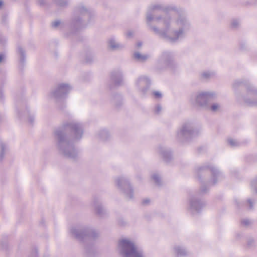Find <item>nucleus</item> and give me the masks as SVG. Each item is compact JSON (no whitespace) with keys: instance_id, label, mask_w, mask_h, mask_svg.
<instances>
[{"instance_id":"nucleus-1","label":"nucleus","mask_w":257,"mask_h":257,"mask_svg":"<svg viewBox=\"0 0 257 257\" xmlns=\"http://www.w3.org/2000/svg\"><path fill=\"white\" fill-rule=\"evenodd\" d=\"M161 23L166 27L164 30L155 27L151 29L167 41L174 43L185 37L191 29L190 22L173 5L156 4L150 6L147 13V22L150 26L152 21Z\"/></svg>"},{"instance_id":"nucleus-2","label":"nucleus","mask_w":257,"mask_h":257,"mask_svg":"<svg viewBox=\"0 0 257 257\" xmlns=\"http://www.w3.org/2000/svg\"><path fill=\"white\" fill-rule=\"evenodd\" d=\"M83 134V125L76 121H72L56 130L55 137L60 153L66 158L75 159L78 152L73 145V142L79 140Z\"/></svg>"},{"instance_id":"nucleus-3","label":"nucleus","mask_w":257,"mask_h":257,"mask_svg":"<svg viewBox=\"0 0 257 257\" xmlns=\"http://www.w3.org/2000/svg\"><path fill=\"white\" fill-rule=\"evenodd\" d=\"M242 85L246 86V94L244 96H238L237 101L248 106H257V88L252 84H248L242 80H235L232 86L233 88H237Z\"/></svg>"},{"instance_id":"nucleus-4","label":"nucleus","mask_w":257,"mask_h":257,"mask_svg":"<svg viewBox=\"0 0 257 257\" xmlns=\"http://www.w3.org/2000/svg\"><path fill=\"white\" fill-rule=\"evenodd\" d=\"M118 249L122 257H145L142 250L128 239H122L119 241Z\"/></svg>"},{"instance_id":"nucleus-5","label":"nucleus","mask_w":257,"mask_h":257,"mask_svg":"<svg viewBox=\"0 0 257 257\" xmlns=\"http://www.w3.org/2000/svg\"><path fill=\"white\" fill-rule=\"evenodd\" d=\"M93 15L83 5L77 7L74 11V18L72 25L76 28H80L85 26L90 21Z\"/></svg>"},{"instance_id":"nucleus-6","label":"nucleus","mask_w":257,"mask_h":257,"mask_svg":"<svg viewBox=\"0 0 257 257\" xmlns=\"http://www.w3.org/2000/svg\"><path fill=\"white\" fill-rule=\"evenodd\" d=\"M199 133V129L195 126L194 123L191 121H187L180 126L177 132L176 136L178 140L183 141L195 137Z\"/></svg>"},{"instance_id":"nucleus-7","label":"nucleus","mask_w":257,"mask_h":257,"mask_svg":"<svg viewBox=\"0 0 257 257\" xmlns=\"http://www.w3.org/2000/svg\"><path fill=\"white\" fill-rule=\"evenodd\" d=\"M216 96L213 92H201L193 94L190 98L191 103H195L201 107L208 108V103Z\"/></svg>"},{"instance_id":"nucleus-8","label":"nucleus","mask_w":257,"mask_h":257,"mask_svg":"<svg viewBox=\"0 0 257 257\" xmlns=\"http://www.w3.org/2000/svg\"><path fill=\"white\" fill-rule=\"evenodd\" d=\"M70 231L72 234L79 240L94 239L99 235V233L94 229L80 226L72 227Z\"/></svg>"},{"instance_id":"nucleus-9","label":"nucleus","mask_w":257,"mask_h":257,"mask_svg":"<svg viewBox=\"0 0 257 257\" xmlns=\"http://www.w3.org/2000/svg\"><path fill=\"white\" fill-rule=\"evenodd\" d=\"M205 206V203L201 200L196 195H190L188 200L187 208L191 213H199Z\"/></svg>"},{"instance_id":"nucleus-10","label":"nucleus","mask_w":257,"mask_h":257,"mask_svg":"<svg viewBox=\"0 0 257 257\" xmlns=\"http://www.w3.org/2000/svg\"><path fill=\"white\" fill-rule=\"evenodd\" d=\"M117 187L120 189L128 199L133 198V189L128 180L124 177H118L115 179Z\"/></svg>"},{"instance_id":"nucleus-11","label":"nucleus","mask_w":257,"mask_h":257,"mask_svg":"<svg viewBox=\"0 0 257 257\" xmlns=\"http://www.w3.org/2000/svg\"><path fill=\"white\" fill-rule=\"evenodd\" d=\"M209 170L212 174L211 180L209 183L210 184H216L218 180L223 178L222 173L214 165H209L200 166L198 168V172L199 173L203 171Z\"/></svg>"},{"instance_id":"nucleus-12","label":"nucleus","mask_w":257,"mask_h":257,"mask_svg":"<svg viewBox=\"0 0 257 257\" xmlns=\"http://www.w3.org/2000/svg\"><path fill=\"white\" fill-rule=\"evenodd\" d=\"M72 87L68 84H60L51 92V96L55 99L63 98L70 91Z\"/></svg>"},{"instance_id":"nucleus-13","label":"nucleus","mask_w":257,"mask_h":257,"mask_svg":"<svg viewBox=\"0 0 257 257\" xmlns=\"http://www.w3.org/2000/svg\"><path fill=\"white\" fill-rule=\"evenodd\" d=\"M158 63L165 68L172 67L173 64V55L169 51H165L160 56Z\"/></svg>"},{"instance_id":"nucleus-14","label":"nucleus","mask_w":257,"mask_h":257,"mask_svg":"<svg viewBox=\"0 0 257 257\" xmlns=\"http://www.w3.org/2000/svg\"><path fill=\"white\" fill-rule=\"evenodd\" d=\"M151 85V80L146 76L139 77L136 82V86L139 91L145 94Z\"/></svg>"},{"instance_id":"nucleus-15","label":"nucleus","mask_w":257,"mask_h":257,"mask_svg":"<svg viewBox=\"0 0 257 257\" xmlns=\"http://www.w3.org/2000/svg\"><path fill=\"white\" fill-rule=\"evenodd\" d=\"M157 151L166 162H169L171 160V152L169 149L160 146L158 148Z\"/></svg>"},{"instance_id":"nucleus-16","label":"nucleus","mask_w":257,"mask_h":257,"mask_svg":"<svg viewBox=\"0 0 257 257\" xmlns=\"http://www.w3.org/2000/svg\"><path fill=\"white\" fill-rule=\"evenodd\" d=\"M110 79L115 85H120L123 80L122 73L119 71L112 72L111 74Z\"/></svg>"},{"instance_id":"nucleus-17","label":"nucleus","mask_w":257,"mask_h":257,"mask_svg":"<svg viewBox=\"0 0 257 257\" xmlns=\"http://www.w3.org/2000/svg\"><path fill=\"white\" fill-rule=\"evenodd\" d=\"M18 115L20 118H22L23 116H27L28 117V120L30 124H32L34 122V114L31 113L28 108H26L24 111H18Z\"/></svg>"},{"instance_id":"nucleus-18","label":"nucleus","mask_w":257,"mask_h":257,"mask_svg":"<svg viewBox=\"0 0 257 257\" xmlns=\"http://www.w3.org/2000/svg\"><path fill=\"white\" fill-rule=\"evenodd\" d=\"M174 252L177 256H183L187 254L186 249L180 246H176L174 248Z\"/></svg>"},{"instance_id":"nucleus-19","label":"nucleus","mask_w":257,"mask_h":257,"mask_svg":"<svg viewBox=\"0 0 257 257\" xmlns=\"http://www.w3.org/2000/svg\"><path fill=\"white\" fill-rule=\"evenodd\" d=\"M6 145L2 141H0V161H2L6 154L7 151Z\"/></svg>"},{"instance_id":"nucleus-20","label":"nucleus","mask_w":257,"mask_h":257,"mask_svg":"<svg viewBox=\"0 0 257 257\" xmlns=\"http://www.w3.org/2000/svg\"><path fill=\"white\" fill-rule=\"evenodd\" d=\"M94 206L96 213L100 216H102L105 212V210L101 206V204H100L98 202L95 201L94 202Z\"/></svg>"},{"instance_id":"nucleus-21","label":"nucleus","mask_w":257,"mask_h":257,"mask_svg":"<svg viewBox=\"0 0 257 257\" xmlns=\"http://www.w3.org/2000/svg\"><path fill=\"white\" fill-rule=\"evenodd\" d=\"M134 57L138 61L144 62L148 59L149 56L148 55H142L139 52H136L134 53Z\"/></svg>"},{"instance_id":"nucleus-22","label":"nucleus","mask_w":257,"mask_h":257,"mask_svg":"<svg viewBox=\"0 0 257 257\" xmlns=\"http://www.w3.org/2000/svg\"><path fill=\"white\" fill-rule=\"evenodd\" d=\"M227 142L228 145L232 148L238 147L241 145V143L239 142L232 138H228Z\"/></svg>"},{"instance_id":"nucleus-23","label":"nucleus","mask_w":257,"mask_h":257,"mask_svg":"<svg viewBox=\"0 0 257 257\" xmlns=\"http://www.w3.org/2000/svg\"><path fill=\"white\" fill-rule=\"evenodd\" d=\"M108 44L109 47L112 50H117L121 48V46L114 39H110Z\"/></svg>"},{"instance_id":"nucleus-24","label":"nucleus","mask_w":257,"mask_h":257,"mask_svg":"<svg viewBox=\"0 0 257 257\" xmlns=\"http://www.w3.org/2000/svg\"><path fill=\"white\" fill-rule=\"evenodd\" d=\"M214 75L215 74L213 72L206 71L202 72L200 74V77L203 79L207 80L213 77Z\"/></svg>"},{"instance_id":"nucleus-25","label":"nucleus","mask_w":257,"mask_h":257,"mask_svg":"<svg viewBox=\"0 0 257 257\" xmlns=\"http://www.w3.org/2000/svg\"><path fill=\"white\" fill-rule=\"evenodd\" d=\"M17 51L20 55V63L23 65L25 62V51L21 47H18L17 48Z\"/></svg>"},{"instance_id":"nucleus-26","label":"nucleus","mask_w":257,"mask_h":257,"mask_svg":"<svg viewBox=\"0 0 257 257\" xmlns=\"http://www.w3.org/2000/svg\"><path fill=\"white\" fill-rule=\"evenodd\" d=\"M98 138L102 140H106L108 137V133L106 130H101L98 133Z\"/></svg>"},{"instance_id":"nucleus-27","label":"nucleus","mask_w":257,"mask_h":257,"mask_svg":"<svg viewBox=\"0 0 257 257\" xmlns=\"http://www.w3.org/2000/svg\"><path fill=\"white\" fill-rule=\"evenodd\" d=\"M55 3L59 6L64 7L66 6L68 2L67 0H54Z\"/></svg>"},{"instance_id":"nucleus-28","label":"nucleus","mask_w":257,"mask_h":257,"mask_svg":"<svg viewBox=\"0 0 257 257\" xmlns=\"http://www.w3.org/2000/svg\"><path fill=\"white\" fill-rule=\"evenodd\" d=\"M162 107L160 104H158L155 106L154 109V112L155 114H158V115L160 114L161 113V112H162Z\"/></svg>"},{"instance_id":"nucleus-29","label":"nucleus","mask_w":257,"mask_h":257,"mask_svg":"<svg viewBox=\"0 0 257 257\" xmlns=\"http://www.w3.org/2000/svg\"><path fill=\"white\" fill-rule=\"evenodd\" d=\"M152 178L157 185H159L161 184V178L158 174H154Z\"/></svg>"},{"instance_id":"nucleus-30","label":"nucleus","mask_w":257,"mask_h":257,"mask_svg":"<svg viewBox=\"0 0 257 257\" xmlns=\"http://www.w3.org/2000/svg\"><path fill=\"white\" fill-rule=\"evenodd\" d=\"M251 188L255 193H257V177L251 182Z\"/></svg>"},{"instance_id":"nucleus-31","label":"nucleus","mask_w":257,"mask_h":257,"mask_svg":"<svg viewBox=\"0 0 257 257\" xmlns=\"http://www.w3.org/2000/svg\"><path fill=\"white\" fill-rule=\"evenodd\" d=\"M255 201L251 199H247L246 201V203L248 205V209H252L253 208V206L255 204Z\"/></svg>"},{"instance_id":"nucleus-32","label":"nucleus","mask_w":257,"mask_h":257,"mask_svg":"<svg viewBox=\"0 0 257 257\" xmlns=\"http://www.w3.org/2000/svg\"><path fill=\"white\" fill-rule=\"evenodd\" d=\"M220 105L218 103H213L210 106V109L212 111L215 112L219 110Z\"/></svg>"},{"instance_id":"nucleus-33","label":"nucleus","mask_w":257,"mask_h":257,"mask_svg":"<svg viewBox=\"0 0 257 257\" xmlns=\"http://www.w3.org/2000/svg\"><path fill=\"white\" fill-rule=\"evenodd\" d=\"M239 25V21L237 19L232 20L231 23V26L233 28H236Z\"/></svg>"},{"instance_id":"nucleus-34","label":"nucleus","mask_w":257,"mask_h":257,"mask_svg":"<svg viewBox=\"0 0 257 257\" xmlns=\"http://www.w3.org/2000/svg\"><path fill=\"white\" fill-rule=\"evenodd\" d=\"M241 224L244 226H248L251 224V221L248 219H243L241 221Z\"/></svg>"},{"instance_id":"nucleus-35","label":"nucleus","mask_w":257,"mask_h":257,"mask_svg":"<svg viewBox=\"0 0 257 257\" xmlns=\"http://www.w3.org/2000/svg\"><path fill=\"white\" fill-rule=\"evenodd\" d=\"M6 59V55L5 53H0V64L5 62Z\"/></svg>"},{"instance_id":"nucleus-36","label":"nucleus","mask_w":257,"mask_h":257,"mask_svg":"<svg viewBox=\"0 0 257 257\" xmlns=\"http://www.w3.org/2000/svg\"><path fill=\"white\" fill-rule=\"evenodd\" d=\"M234 202L237 207L242 206L244 205L245 203L244 202H242L241 201H240V200H237V199L235 200Z\"/></svg>"},{"instance_id":"nucleus-37","label":"nucleus","mask_w":257,"mask_h":257,"mask_svg":"<svg viewBox=\"0 0 257 257\" xmlns=\"http://www.w3.org/2000/svg\"><path fill=\"white\" fill-rule=\"evenodd\" d=\"M153 94L156 98H160L162 97V94L159 91H155L153 92Z\"/></svg>"},{"instance_id":"nucleus-38","label":"nucleus","mask_w":257,"mask_h":257,"mask_svg":"<svg viewBox=\"0 0 257 257\" xmlns=\"http://www.w3.org/2000/svg\"><path fill=\"white\" fill-rule=\"evenodd\" d=\"M61 24V22L59 20H57L52 23V27L54 28H57Z\"/></svg>"},{"instance_id":"nucleus-39","label":"nucleus","mask_w":257,"mask_h":257,"mask_svg":"<svg viewBox=\"0 0 257 257\" xmlns=\"http://www.w3.org/2000/svg\"><path fill=\"white\" fill-rule=\"evenodd\" d=\"M125 35H126V37H127V38H131L133 36V32L131 30H128L126 32Z\"/></svg>"},{"instance_id":"nucleus-40","label":"nucleus","mask_w":257,"mask_h":257,"mask_svg":"<svg viewBox=\"0 0 257 257\" xmlns=\"http://www.w3.org/2000/svg\"><path fill=\"white\" fill-rule=\"evenodd\" d=\"M6 42V39L0 35V44H4Z\"/></svg>"},{"instance_id":"nucleus-41","label":"nucleus","mask_w":257,"mask_h":257,"mask_svg":"<svg viewBox=\"0 0 257 257\" xmlns=\"http://www.w3.org/2000/svg\"><path fill=\"white\" fill-rule=\"evenodd\" d=\"M253 243H254V240L253 239H251L248 241L247 245L249 246H251Z\"/></svg>"},{"instance_id":"nucleus-42","label":"nucleus","mask_w":257,"mask_h":257,"mask_svg":"<svg viewBox=\"0 0 257 257\" xmlns=\"http://www.w3.org/2000/svg\"><path fill=\"white\" fill-rule=\"evenodd\" d=\"M150 202V200L149 199H144L143 201V204L144 205L148 204Z\"/></svg>"},{"instance_id":"nucleus-43","label":"nucleus","mask_w":257,"mask_h":257,"mask_svg":"<svg viewBox=\"0 0 257 257\" xmlns=\"http://www.w3.org/2000/svg\"><path fill=\"white\" fill-rule=\"evenodd\" d=\"M3 91H2V90L1 89H0V99L3 98Z\"/></svg>"},{"instance_id":"nucleus-44","label":"nucleus","mask_w":257,"mask_h":257,"mask_svg":"<svg viewBox=\"0 0 257 257\" xmlns=\"http://www.w3.org/2000/svg\"><path fill=\"white\" fill-rule=\"evenodd\" d=\"M201 191L202 193H205L206 192V190L205 189H204L202 187L201 189Z\"/></svg>"},{"instance_id":"nucleus-45","label":"nucleus","mask_w":257,"mask_h":257,"mask_svg":"<svg viewBox=\"0 0 257 257\" xmlns=\"http://www.w3.org/2000/svg\"><path fill=\"white\" fill-rule=\"evenodd\" d=\"M141 45H142V43H141L139 42V43H138V47H140Z\"/></svg>"},{"instance_id":"nucleus-46","label":"nucleus","mask_w":257,"mask_h":257,"mask_svg":"<svg viewBox=\"0 0 257 257\" xmlns=\"http://www.w3.org/2000/svg\"><path fill=\"white\" fill-rule=\"evenodd\" d=\"M3 5V2L0 1V7H2Z\"/></svg>"},{"instance_id":"nucleus-47","label":"nucleus","mask_w":257,"mask_h":257,"mask_svg":"<svg viewBox=\"0 0 257 257\" xmlns=\"http://www.w3.org/2000/svg\"><path fill=\"white\" fill-rule=\"evenodd\" d=\"M86 61L87 62H91V60H88L87 59H86Z\"/></svg>"},{"instance_id":"nucleus-48","label":"nucleus","mask_w":257,"mask_h":257,"mask_svg":"<svg viewBox=\"0 0 257 257\" xmlns=\"http://www.w3.org/2000/svg\"><path fill=\"white\" fill-rule=\"evenodd\" d=\"M40 4H41V5H44V3L43 2H41L40 3Z\"/></svg>"}]
</instances>
